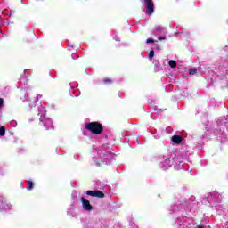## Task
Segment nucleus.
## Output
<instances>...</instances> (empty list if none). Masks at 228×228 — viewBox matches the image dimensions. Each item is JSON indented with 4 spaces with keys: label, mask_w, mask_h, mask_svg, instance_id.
Wrapping results in <instances>:
<instances>
[{
    "label": "nucleus",
    "mask_w": 228,
    "mask_h": 228,
    "mask_svg": "<svg viewBox=\"0 0 228 228\" xmlns=\"http://www.w3.org/2000/svg\"><path fill=\"white\" fill-rule=\"evenodd\" d=\"M6 134V128L4 126L0 127V136H4Z\"/></svg>",
    "instance_id": "12"
},
{
    "label": "nucleus",
    "mask_w": 228,
    "mask_h": 228,
    "mask_svg": "<svg viewBox=\"0 0 228 228\" xmlns=\"http://www.w3.org/2000/svg\"><path fill=\"white\" fill-rule=\"evenodd\" d=\"M104 83H111V79L110 78L104 79Z\"/></svg>",
    "instance_id": "23"
},
{
    "label": "nucleus",
    "mask_w": 228,
    "mask_h": 228,
    "mask_svg": "<svg viewBox=\"0 0 228 228\" xmlns=\"http://www.w3.org/2000/svg\"><path fill=\"white\" fill-rule=\"evenodd\" d=\"M28 94H25L24 99H23V102H26V99H28Z\"/></svg>",
    "instance_id": "24"
},
{
    "label": "nucleus",
    "mask_w": 228,
    "mask_h": 228,
    "mask_svg": "<svg viewBox=\"0 0 228 228\" xmlns=\"http://www.w3.org/2000/svg\"><path fill=\"white\" fill-rule=\"evenodd\" d=\"M149 58H150V60H152V58H154V50H151L150 52Z\"/></svg>",
    "instance_id": "15"
},
{
    "label": "nucleus",
    "mask_w": 228,
    "mask_h": 228,
    "mask_svg": "<svg viewBox=\"0 0 228 228\" xmlns=\"http://www.w3.org/2000/svg\"><path fill=\"white\" fill-rule=\"evenodd\" d=\"M86 129L94 134H101L102 133V125L97 122H91L86 124Z\"/></svg>",
    "instance_id": "4"
},
{
    "label": "nucleus",
    "mask_w": 228,
    "mask_h": 228,
    "mask_svg": "<svg viewBox=\"0 0 228 228\" xmlns=\"http://www.w3.org/2000/svg\"><path fill=\"white\" fill-rule=\"evenodd\" d=\"M4 104V100H3V98H0V110L1 108H3Z\"/></svg>",
    "instance_id": "19"
},
{
    "label": "nucleus",
    "mask_w": 228,
    "mask_h": 228,
    "mask_svg": "<svg viewBox=\"0 0 228 228\" xmlns=\"http://www.w3.org/2000/svg\"><path fill=\"white\" fill-rule=\"evenodd\" d=\"M189 74L190 76H195V74H197V69L196 68L191 69L189 70Z\"/></svg>",
    "instance_id": "13"
},
{
    "label": "nucleus",
    "mask_w": 228,
    "mask_h": 228,
    "mask_svg": "<svg viewBox=\"0 0 228 228\" xmlns=\"http://www.w3.org/2000/svg\"><path fill=\"white\" fill-rule=\"evenodd\" d=\"M196 228H204V226L203 225H198V226H196Z\"/></svg>",
    "instance_id": "27"
},
{
    "label": "nucleus",
    "mask_w": 228,
    "mask_h": 228,
    "mask_svg": "<svg viewBox=\"0 0 228 228\" xmlns=\"http://www.w3.org/2000/svg\"><path fill=\"white\" fill-rule=\"evenodd\" d=\"M45 108L44 106H40L39 109V113L38 115L40 116V122H43L44 127H45L46 131H49V129H54V126L53 125V121L49 118H45Z\"/></svg>",
    "instance_id": "2"
},
{
    "label": "nucleus",
    "mask_w": 228,
    "mask_h": 228,
    "mask_svg": "<svg viewBox=\"0 0 228 228\" xmlns=\"http://www.w3.org/2000/svg\"><path fill=\"white\" fill-rule=\"evenodd\" d=\"M173 143H181L183 142V138L179 135H175L172 137Z\"/></svg>",
    "instance_id": "10"
},
{
    "label": "nucleus",
    "mask_w": 228,
    "mask_h": 228,
    "mask_svg": "<svg viewBox=\"0 0 228 228\" xmlns=\"http://www.w3.org/2000/svg\"><path fill=\"white\" fill-rule=\"evenodd\" d=\"M210 197L212 200H220L222 199V195L218 194V192L210 193Z\"/></svg>",
    "instance_id": "9"
},
{
    "label": "nucleus",
    "mask_w": 228,
    "mask_h": 228,
    "mask_svg": "<svg viewBox=\"0 0 228 228\" xmlns=\"http://www.w3.org/2000/svg\"><path fill=\"white\" fill-rule=\"evenodd\" d=\"M40 99H42V95L41 94H37V96L36 97V100L34 101V102H37L40 101Z\"/></svg>",
    "instance_id": "18"
},
{
    "label": "nucleus",
    "mask_w": 228,
    "mask_h": 228,
    "mask_svg": "<svg viewBox=\"0 0 228 228\" xmlns=\"http://www.w3.org/2000/svg\"><path fill=\"white\" fill-rule=\"evenodd\" d=\"M174 161L179 165H181V163H183V161H178L177 159H170V158H167L165 156H161L160 157V168H162V170H168V168H170V167H172V165H174Z\"/></svg>",
    "instance_id": "3"
},
{
    "label": "nucleus",
    "mask_w": 228,
    "mask_h": 228,
    "mask_svg": "<svg viewBox=\"0 0 228 228\" xmlns=\"http://www.w3.org/2000/svg\"><path fill=\"white\" fill-rule=\"evenodd\" d=\"M114 40H116V42H120V37H114Z\"/></svg>",
    "instance_id": "21"
},
{
    "label": "nucleus",
    "mask_w": 228,
    "mask_h": 228,
    "mask_svg": "<svg viewBox=\"0 0 228 228\" xmlns=\"http://www.w3.org/2000/svg\"><path fill=\"white\" fill-rule=\"evenodd\" d=\"M13 206L10 204L6 199L0 196V211H10Z\"/></svg>",
    "instance_id": "5"
},
{
    "label": "nucleus",
    "mask_w": 228,
    "mask_h": 228,
    "mask_svg": "<svg viewBox=\"0 0 228 228\" xmlns=\"http://www.w3.org/2000/svg\"><path fill=\"white\" fill-rule=\"evenodd\" d=\"M68 47H69V51H72V49L74 48L73 45H69Z\"/></svg>",
    "instance_id": "26"
},
{
    "label": "nucleus",
    "mask_w": 228,
    "mask_h": 228,
    "mask_svg": "<svg viewBox=\"0 0 228 228\" xmlns=\"http://www.w3.org/2000/svg\"><path fill=\"white\" fill-rule=\"evenodd\" d=\"M10 124L12 127H17V121H11Z\"/></svg>",
    "instance_id": "16"
},
{
    "label": "nucleus",
    "mask_w": 228,
    "mask_h": 228,
    "mask_svg": "<svg viewBox=\"0 0 228 228\" xmlns=\"http://www.w3.org/2000/svg\"><path fill=\"white\" fill-rule=\"evenodd\" d=\"M86 195H88L89 197H97L98 199H103L104 193L101 191H87L86 192Z\"/></svg>",
    "instance_id": "7"
},
{
    "label": "nucleus",
    "mask_w": 228,
    "mask_h": 228,
    "mask_svg": "<svg viewBox=\"0 0 228 228\" xmlns=\"http://www.w3.org/2000/svg\"><path fill=\"white\" fill-rule=\"evenodd\" d=\"M80 200L82 202V208L85 209V211H92V209H94V207H92L88 200L82 197Z\"/></svg>",
    "instance_id": "8"
},
{
    "label": "nucleus",
    "mask_w": 228,
    "mask_h": 228,
    "mask_svg": "<svg viewBox=\"0 0 228 228\" xmlns=\"http://www.w3.org/2000/svg\"><path fill=\"white\" fill-rule=\"evenodd\" d=\"M166 37H158V40H166Z\"/></svg>",
    "instance_id": "25"
},
{
    "label": "nucleus",
    "mask_w": 228,
    "mask_h": 228,
    "mask_svg": "<svg viewBox=\"0 0 228 228\" xmlns=\"http://www.w3.org/2000/svg\"><path fill=\"white\" fill-rule=\"evenodd\" d=\"M29 107H30V108H33V105L30 104Z\"/></svg>",
    "instance_id": "28"
},
{
    "label": "nucleus",
    "mask_w": 228,
    "mask_h": 228,
    "mask_svg": "<svg viewBox=\"0 0 228 228\" xmlns=\"http://www.w3.org/2000/svg\"><path fill=\"white\" fill-rule=\"evenodd\" d=\"M27 190H33V182L29 181L27 186Z\"/></svg>",
    "instance_id": "14"
},
{
    "label": "nucleus",
    "mask_w": 228,
    "mask_h": 228,
    "mask_svg": "<svg viewBox=\"0 0 228 228\" xmlns=\"http://www.w3.org/2000/svg\"><path fill=\"white\" fill-rule=\"evenodd\" d=\"M73 60H76L77 58V53H72Z\"/></svg>",
    "instance_id": "22"
},
{
    "label": "nucleus",
    "mask_w": 228,
    "mask_h": 228,
    "mask_svg": "<svg viewBox=\"0 0 228 228\" xmlns=\"http://www.w3.org/2000/svg\"><path fill=\"white\" fill-rule=\"evenodd\" d=\"M144 4L146 6L145 13L147 15H152L154 13V3L152 0H144Z\"/></svg>",
    "instance_id": "6"
},
{
    "label": "nucleus",
    "mask_w": 228,
    "mask_h": 228,
    "mask_svg": "<svg viewBox=\"0 0 228 228\" xmlns=\"http://www.w3.org/2000/svg\"><path fill=\"white\" fill-rule=\"evenodd\" d=\"M156 31L159 32V31H163V27H156Z\"/></svg>",
    "instance_id": "20"
},
{
    "label": "nucleus",
    "mask_w": 228,
    "mask_h": 228,
    "mask_svg": "<svg viewBox=\"0 0 228 228\" xmlns=\"http://www.w3.org/2000/svg\"><path fill=\"white\" fill-rule=\"evenodd\" d=\"M169 66L171 67V69H175V67H177V62L174 60L169 61Z\"/></svg>",
    "instance_id": "11"
},
{
    "label": "nucleus",
    "mask_w": 228,
    "mask_h": 228,
    "mask_svg": "<svg viewBox=\"0 0 228 228\" xmlns=\"http://www.w3.org/2000/svg\"><path fill=\"white\" fill-rule=\"evenodd\" d=\"M146 44H154V40L152 38H148Z\"/></svg>",
    "instance_id": "17"
},
{
    "label": "nucleus",
    "mask_w": 228,
    "mask_h": 228,
    "mask_svg": "<svg viewBox=\"0 0 228 228\" xmlns=\"http://www.w3.org/2000/svg\"><path fill=\"white\" fill-rule=\"evenodd\" d=\"M93 163L96 167H101L102 163H108L113 154L110 151V148L107 145H103L101 149H94L92 152Z\"/></svg>",
    "instance_id": "1"
}]
</instances>
